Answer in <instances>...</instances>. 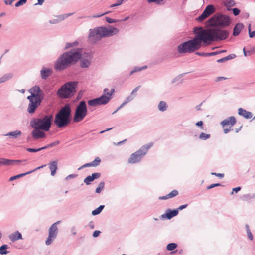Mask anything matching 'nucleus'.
Instances as JSON below:
<instances>
[{
	"instance_id": "obj_9",
	"label": "nucleus",
	"mask_w": 255,
	"mask_h": 255,
	"mask_svg": "<svg viewBox=\"0 0 255 255\" xmlns=\"http://www.w3.org/2000/svg\"><path fill=\"white\" fill-rule=\"evenodd\" d=\"M103 37L101 27L90 30L88 38L90 42L96 43Z\"/></svg>"
},
{
	"instance_id": "obj_10",
	"label": "nucleus",
	"mask_w": 255,
	"mask_h": 255,
	"mask_svg": "<svg viewBox=\"0 0 255 255\" xmlns=\"http://www.w3.org/2000/svg\"><path fill=\"white\" fill-rule=\"evenodd\" d=\"M236 123V118L234 116L228 117L221 122V125L224 128V132L228 133L231 130L232 127Z\"/></svg>"
},
{
	"instance_id": "obj_30",
	"label": "nucleus",
	"mask_w": 255,
	"mask_h": 255,
	"mask_svg": "<svg viewBox=\"0 0 255 255\" xmlns=\"http://www.w3.org/2000/svg\"><path fill=\"white\" fill-rule=\"evenodd\" d=\"M158 108L159 110L161 111H165L167 109V105L165 102L160 101L158 105Z\"/></svg>"
},
{
	"instance_id": "obj_28",
	"label": "nucleus",
	"mask_w": 255,
	"mask_h": 255,
	"mask_svg": "<svg viewBox=\"0 0 255 255\" xmlns=\"http://www.w3.org/2000/svg\"><path fill=\"white\" fill-rule=\"evenodd\" d=\"M245 228H246V230L248 239L250 241H253L254 239V237H253V235L250 230L249 225L248 224H246Z\"/></svg>"
},
{
	"instance_id": "obj_53",
	"label": "nucleus",
	"mask_w": 255,
	"mask_h": 255,
	"mask_svg": "<svg viewBox=\"0 0 255 255\" xmlns=\"http://www.w3.org/2000/svg\"><path fill=\"white\" fill-rule=\"evenodd\" d=\"M211 174L213 175H215L217 177H220L221 178H223L224 177V174L223 173H217L215 172H212Z\"/></svg>"
},
{
	"instance_id": "obj_38",
	"label": "nucleus",
	"mask_w": 255,
	"mask_h": 255,
	"mask_svg": "<svg viewBox=\"0 0 255 255\" xmlns=\"http://www.w3.org/2000/svg\"><path fill=\"white\" fill-rule=\"evenodd\" d=\"M210 137V135L209 134H206L203 132H202L199 135V138L201 140H207Z\"/></svg>"
},
{
	"instance_id": "obj_11",
	"label": "nucleus",
	"mask_w": 255,
	"mask_h": 255,
	"mask_svg": "<svg viewBox=\"0 0 255 255\" xmlns=\"http://www.w3.org/2000/svg\"><path fill=\"white\" fill-rule=\"evenodd\" d=\"M153 145V143L151 142L142 146L138 151L132 154L131 159H138L142 158Z\"/></svg>"
},
{
	"instance_id": "obj_5",
	"label": "nucleus",
	"mask_w": 255,
	"mask_h": 255,
	"mask_svg": "<svg viewBox=\"0 0 255 255\" xmlns=\"http://www.w3.org/2000/svg\"><path fill=\"white\" fill-rule=\"evenodd\" d=\"M53 116L52 115H46L43 118L33 120L31 123L34 128H39L45 131H48L50 128Z\"/></svg>"
},
{
	"instance_id": "obj_3",
	"label": "nucleus",
	"mask_w": 255,
	"mask_h": 255,
	"mask_svg": "<svg viewBox=\"0 0 255 255\" xmlns=\"http://www.w3.org/2000/svg\"><path fill=\"white\" fill-rule=\"evenodd\" d=\"M31 95L27 97L29 103L27 111L29 113H33L36 109L40 105L43 98V94L38 86H35L29 90Z\"/></svg>"
},
{
	"instance_id": "obj_32",
	"label": "nucleus",
	"mask_w": 255,
	"mask_h": 255,
	"mask_svg": "<svg viewBox=\"0 0 255 255\" xmlns=\"http://www.w3.org/2000/svg\"><path fill=\"white\" fill-rule=\"evenodd\" d=\"M88 104L91 106H96L97 105H100L98 98L93 99L90 100L88 101Z\"/></svg>"
},
{
	"instance_id": "obj_26",
	"label": "nucleus",
	"mask_w": 255,
	"mask_h": 255,
	"mask_svg": "<svg viewBox=\"0 0 255 255\" xmlns=\"http://www.w3.org/2000/svg\"><path fill=\"white\" fill-rule=\"evenodd\" d=\"M8 246L6 244H3L0 247V254L1 255H6L9 253V251H7Z\"/></svg>"
},
{
	"instance_id": "obj_47",
	"label": "nucleus",
	"mask_w": 255,
	"mask_h": 255,
	"mask_svg": "<svg viewBox=\"0 0 255 255\" xmlns=\"http://www.w3.org/2000/svg\"><path fill=\"white\" fill-rule=\"evenodd\" d=\"M52 238H53V236H52L51 234H50V235H48V237L47 238L45 241L46 245H49L51 244L52 241Z\"/></svg>"
},
{
	"instance_id": "obj_1",
	"label": "nucleus",
	"mask_w": 255,
	"mask_h": 255,
	"mask_svg": "<svg viewBox=\"0 0 255 255\" xmlns=\"http://www.w3.org/2000/svg\"><path fill=\"white\" fill-rule=\"evenodd\" d=\"M194 32L195 36L193 39L178 45L177 50L179 53L193 52L200 49L202 42L210 43L213 41L225 39L228 36L227 31L214 28L204 29L201 27H195Z\"/></svg>"
},
{
	"instance_id": "obj_41",
	"label": "nucleus",
	"mask_w": 255,
	"mask_h": 255,
	"mask_svg": "<svg viewBox=\"0 0 255 255\" xmlns=\"http://www.w3.org/2000/svg\"><path fill=\"white\" fill-rule=\"evenodd\" d=\"M92 181H93V180L92 179V178L91 176V175L88 176L84 180V182L86 185H90L91 184V182Z\"/></svg>"
},
{
	"instance_id": "obj_8",
	"label": "nucleus",
	"mask_w": 255,
	"mask_h": 255,
	"mask_svg": "<svg viewBox=\"0 0 255 255\" xmlns=\"http://www.w3.org/2000/svg\"><path fill=\"white\" fill-rule=\"evenodd\" d=\"M87 114V107L85 101H81L76 109L74 121L78 122L82 120Z\"/></svg>"
},
{
	"instance_id": "obj_34",
	"label": "nucleus",
	"mask_w": 255,
	"mask_h": 255,
	"mask_svg": "<svg viewBox=\"0 0 255 255\" xmlns=\"http://www.w3.org/2000/svg\"><path fill=\"white\" fill-rule=\"evenodd\" d=\"M105 186L104 182H101L99 183L98 187L96 188L95 190V192L96 193H100L101 192L102 190L104 189Z\"/></svg>"
},
{
	"instance_id": "obj_7",
	"label": "nucleus",
	"mask_w": 255,
	"mask_h": 255,
	"mask_svg": "<svg viewBox=\"0 0 255 255\" xmlns=\"http://www.w3.org/2000/svg\"><path fill=\"white\" fill-rule=\"evenodd\" d=\"M209 24L212 26L225 27L230 23V18L225 15L216 14L209 20Z\"/></svg>"
},
{
	"instance_id": "obj_17",
	"label": "nucleus",
	"mask_w": 255,
	"mask_h": 255,
	"mask_svg": "<svg viewBox=\"0 0 255 255\" xmlns=\"http://www.w3.org/2000/svg\"><path fill=\"white\" fill-rule=\"evenodd\" d=\"M31 134L33 138L36 140L45 138L46 136L44 131L39 128H34L32 131Z\"/></svg>"
},
{
	"instance_id": "obj_42",
	"label": "nucleus",
	"mask_w": 255,
	"mask_h": 255,
	"mask_svg": "<svg viewBox=\"0 0 255 255\" xmlns=\"http://www.w3.org/2000/svg\"><path fill=\"white\" fill-rule=\"evenodd\" d=\"M252 198H255V195L254 194L251 195L250 194H248L244 195L243 196V199L244 200H248L251 199Z\"/></svg>"
},
{
	"instance_id": "obj_19",
	"label": "nucleus",
	"mask_w": 255,
	"mask_h": 255,
	"mask_svg": "<svg viewBox=\"0 0 255 255\" xmlns=\"http://www.w3.org/2000/svg\"><path fill=\"white\" fill-rule=\"evenodd\" d=\"M8 238L12 242H14L16 241L22 239V236L20 232L17 231L10 234Z\"/></svg>"
},
{
	"instance_id": "obj_2",
	"label": "nucleus",
	"mask_w": 255,
	"mask_h": 255,
	"mask_svg": "<svg viewBox=\"0 0 255 255\" xmlns=\"http://www.w3.org/2000/svg\"><path fill=\"white\" fill-rule=\"evenodd\" d=\"M82 56L80 49L64 53L56 61L54 68L57 70H63L79 60Z\"/></svg>"
},
{
	"instance_id": "obj_45",
	"label": "nucleus",
	"mask_w": 255,
	"mask_h": 255,
	"mask_svg": "<svg viewBox=\"0 0 255 255\" xmlns=\"http://www.w3.org/2000/svg\"><path fill=\"white\" fill-rule=\"evenodd\" d=\"M105 20H106V22L109 23H115V22L120 21L119 20H115V19H112L109 17H106L105 18Z\"/></svg>"
},
{
	"instance_id": "obj_27",
	"label": "nucleus",
	"mask_w": 255,
	"mask_h": 255,
	"mask_svg": "<svg viewBox=\"0 0 255 255\" xmlns=\"http://www.w3.org/2000/svg\"><path fill=\"white\" fill-rule=\"evenodd\" d=\"M104 207L105 205H100L98 208H97L96 209H94L92 211V215L93 216H96L102 212Z\"/></svg>"
},
{
	"instance_id": "obj_49",
	"label": "nucleus",
	"mask_w": 255,
	"mask_h": 255,
	"mask_svg": "<svg viewBox=\"0 0 255 255\" xmlns=\"http://www.w3.org/2000/svg\"><path fill=\"white\" fill-rule=\"evenodd\" d=\"M27 0H20L16 4L15 6L18 7L25 4Z\"/></svg>"
},
{
	"instance_id": "obj_29",
	"label": "nucleus",
	"mask_w": 255,
	"mask_h": 255,
	"mask_svg": "<svg viewBox=\"0 0 255 255\" xmlns=\"http://www.w3.org/2000/svg\"><path fill=\"white\" fill-rule=\"evenodd\" d=\"M134 98V96L132 95H130L128 96L126 100L123 102L121 106L115 111L113 113V114L116 113L120 108H121L122 107H123L125 105H126L127 103H128L129 102L131 101Z\"/></svg>"
},
{
	"instance_id": "obj_59",
	"label": "nucleus",
	"mask_w": 255,
	"mask_h": 255,
	"mask_svg": "<svg viewBox=\"0 0 255 255\" xmlns=\"http://www.w3.org/2000/svg\"><path fill=\"white\" fill-rule=\"evenodd\" d=\"M101 232L100 231H98V230H95L93 233V237H94V238H96L97 237H98L100 234Z\"/></svg>"
},
{
	"instance_id": "obj_52",
	"label": "nucleus",
	"mask_w": 255,
	"mask_h": 255,
	"mask_svg": "<svg viewBox=\"0 0 255 255\" xmlns=\"http://www.w3.org/2000/svg\"><path fill=\"white\" fill-rule=\"evenodd\" d=\"M70 231L71 232V234L73 236H75L77 234L76 232V227L74 226H72L70 228Z\"/></svg>"
},
{
	"instance_id": "obj_64",
	"label": "nucleus",
	"mask_w": 255,
	"mask_h": 255,
	"mask_svg": "<svg viewBox=\"0 0 255 255\" xmlns=\"http://www.w3.org/2000/svg\"><path fill=\"white\" fill-rule=\"evenodd\" d=\"M88 226L91 229H93L95 228L94 223L93 221H90L88 224Z\"/></svg>"
},
{
	"instance_id": "obj_14",
	"label": "nucleus",
	"mask_w": 255,
	"mask_h": 255,
	"mask_svg": "<svg viewBox=\"0 0 255 255\" xmlns=\"http://www.w3.org/2000/svg\"><path fill=\"white\" fill-rule=\"evenodd\" d=\"M215 11V8L213 5H208L202 13V14L198 17L197 20L199 21H202L213 14Z\"/></svg>"
},
{
	"instance_id": "obj_46",
	"label": "nucleus",
	"mask_w": 255,
	"mask_h": 255,
	"mask_svg": "<svg viewBox=\"0 0 255 255\" xmlns=\"http://www.w3.org/2000/svg\"><path fill=\"white\" fill-rule=\"evenodd\" d=\"M101 174L100 173H93L91 175L93 181L95 179L99 178L100 177Z\"/></svg>"
},
{
	"instance_id": "obj_21",
	"label": "nucleus",
	"mask_w": 255,
	"mask_h": 255,
	"mask_svg": "<svg viewBox=\"0 0 255 255\" xmlns=\"http://www.w3.org/2000/svg\"><path fill=\"white\" fill-rule=\"evenodd\" d=\"M22 160H0V165H19Z\"/></svg>"
},
{
	"instance_id": "obj_63",
	"label": "nucleus",
	"mask_w": 255,
	"mask_h": 255,
	"mask_svg": "<svg viewBox=\"0 0 255 255\" xmlns=\"http://www.w3.org/2000/svg\"><path fill=\"white\" fill-rule=\"evenodd\" d=\"M109 12H106L105 13H102V14H98V15H93L92 16L93 18H98V17H101L103 15H104L105 14H107L108 13H109Z\"/></svg>"
},
{
	"instance_id": "obj_36",
	"label": "nucleus",
	"mask_w": 255,
	"mask_h": 255,
	"mask_svg": "<svg viewBox=\"0 0 255 255\" xmlns=\"http://www.w3.org/2000/svg\"><path fill=\"white\" fill-rule=\"evenodd\" d=\"M11 77L12 75L10 74L4 75L0 78V83L5 82L6 81L11 78Z\"/></svg>"
},
{
	"instance_id": "obj_37",
	"label": "nucleus",
	"mask_w": 255,
	"mask_h": 255,
	"mask_svg": "<svg viewBox=\"0 0 255 255\" xmlns=\"http://www.w3.org/2000/svg\"><path fill=\"white\" fill-rule=\"evenodd\" d=\"M90 64V61L87 59L82 60L80 65L82 67H88Z\"/></svg>"
},
{
	"instance_id": "obj_62",
	"label": "nucleus",
	"mask_w": 255,
	"mask_h": 255,
	"mask_svg": "<svg viewBox=\"0 0 255 255\" xmlns=\"http://www.w3.org/2000/svg\"><path fill=\"white\" fill-rule=\"evenodd\" d=\"M140 87V86H138L136 87L135 88H134L132 90V91L131 93V95L133 96L135 93H136L137 92V91L139 90Z\"/></svg>"
},
{
	"instance_id": "obj_54",
	"label": "nucleus",
	"mask_w": 255,
	"mask_h": 255,
	"mask_svg": "<svg viewBox=\"0 0 255 255\" xmlns=\"http://www.w3.org/2000/svg\"><path fill=\"white\" fill-rule=\"evenodd\" d=\"M225 57H226V60L227 61V60L233 59L235 58L236 57V55L234 54H231Z\"/></svg>"
},
{
	"instance_id": "obj_57",
	"label": "nucleus",
	"mask_w": 255,
	"mask_h": 255,
	"mask_svg": "<svg viewBox=\"0 0 255 255\" xmlns=\"http://www.w3.org/2000/svg\"><path fill=\"white\" fill-rule=\"evenodd\" d=\"M228 78L225 77H218L216 78L215 81L217 82H220L222 80L228 79Z\"/></svg>"
},
{
	"instance_id": "obj_24",
	"label": "nucleus",
	"mask_w": 255,
	"mask_h": 255,
	"mask_svg": "<svg viewBox=\"0 0 255 255\" xmlns=\"http://www.w3.org/2000/svg\"><path fill=\"white\" fill-rule=\"evenodd\" d=\"M52 71L49 69H43L41 71V77L46 79L49 75H51Z\"/></svg>"
},
{
	"instance_id": "obj_55",
	"label": "nucleus",
	"mask_w": 255,
	"mask_h": 255,
	"mask_svg": "<svg viewBox=\"0 0 255 255\" xmlns=\"http://www.w3.org/2000/svg\"><path fill=\"white\" fill-rule=\"evenodd\" d=\"M77 176V174H70V175H68V176L65 178V180H69V179H70L75 178V177H76Z\"/></svg>"
},
{
	"instance_id": "obj_13",
	"label": "nucleus",
	"mask_w": 255,
	"mask_h": 255,
	"mask_svg": "<svg viewBox=\"0 0 255 255\" xmlns=\"http://www.w3.org/2000/svg\"><path fill=\"white\" fill-rule=\"evenodd\" d=\"M101 30L103 37L112 36L116 34L119 31L118 28L110 25L107 27L102 26Z\"/></svg>"
},
{
	"instance_id": "obj_4",
	"label": "nucleus",
	"mask_w": 255,
	"mask_h": 255,
	"mask_svg": "<svg viewBox=\"0 0 255 255\" xmlns=\"http://www.w3.org/2000/svg\"><path fill=\"white\" fill-rule=\"evenodd\" d=\"M71 109L66 104L61 108L55 116L54 123L59 128L67 126L70 121Z\"/></svg>"
},
{
	"instance_id": "obj_44",
	"label": "nucleus",
	"mask_w": 255,
	"mask_h": 255,
	"mask_svg": "<svg viewBox=\"0 0 255 255\" xmlns=\"http://www.w3.org/2000/svg\"><path fill=\"white\" fill-rule=\"evenodd\" d=\"M251 24H249V25L248 26L249 37L250 38H253V37H255V31H251Z\"/></svg>"
},
{
	"instance_id": "obj_23",
	"label": "nucleus",
	"mask_w": 255,
	"mask_h": 255,
	"mask_svg": "<svg viewBox=\"0 0 255 255\" xmlns=\"http://www.w3.org/2000/svg\"><path fill=\"white\" fill-rule=\"evenodd\" d=\"M243 27L244 25L242 23H238L236 24L233 29V35L234 36L238 35Z\"/></svg>"
},
{
	"instance_id": "obj_56",
	"label": "nucleus",
	"mask_w": 255,
	"mask_h": 255,
	"mask_svg": "<svg viewBox=\"0 0 255 255\" xmlns=\"http://www.w3.org/2000/svg\"><path fill=\"white\" fill-rule=\"evenodd\" d=\"M241 187L240 186L233 188L232 192H231V194H233L234 192H235V193L238 192L239 191H240L241 190Z\"/></svg>"
},
{
	"instance_id": "obj_50",
	"label": "nucleus",
	"mask_w": 255,
	"mask_h": 255,
	"mask_svg": "<svg viewBox=\"0 0 255 255\" xmlns=\"http://www.w3.org/2000/svg\"><path fill=\"white\" fill-rule=\"evenodd\" d=\"M46 148V147H42V148H38V149H33V148H28L27 149V151H29V152H37V151H39L41 150H42L43 149H45Z\"/></svg>"
},
{
	"instance_id": "obj_16",
	"label": "nucleus",
	"mask_w": 255,
	"mask_h": 255,
	"mask_svg": "<svg viewBox=\"0 0 255 255\" xmlns=\"http://www.w3.org/2000/svg\"><path fill=\"white\" fill-rule=\"evenodd\" d=\"M46 165L45 164V165H41L40 166H39L38 167H36L35 168H34V169L31 170V171H29L28 172H25V173H21V174H19L18 175H14V176H13L12 177H11L9 179V181H12L14 180H16V179H19V178H21L22 177H23L26 175H28V174H29L33 172H34L35 171L38 170V169H41L45 166H46Z\"/></svg>"
},
{
	"instance_id": "obj_51",
	"label": "nucleus",
	"mask_w": 255,
	"mask_h": 255,
	"mask_svg": "<svg viewBox=\"0 0 255 255\" xmlns=\"http://www.w3.org/2000/svg\"><path fill=\"white\" fill-rule=\"evenodd\" d=\"M77 44H78V42H73V43H68L66 44L65 48H70L71 47L77 45Z\"/></svg>"
},
{
	"instance_id": "obj_33",
	"label": "nucleus",
	"mask_w": 255,
	"mask_h": 255,
	"mask_svg": "<svg viewBox=\"0 0 255 255\" xmlns=\"http://www.w3.org/2000/svg\"><path fill=\"white\" fill-rule=\"evenodd\" d=\"M101 161V160H93L90 163H86V165H87L88 167H96L100 164Z\"/></svg>"
},
{
	"instance_id": "obj_25",
	"label": "nucleus",
	"mask_w": 255,
	"mask_h": 255,
	"mask_svg": "<svg viewBox=\"0 0 255 255\" xmlns=\"http://www.w3.org/2000/svg\"><path fill=\"white\" fill-rule=\"evenodd\" d=\"M178 245L176 243H170L167 244L166 246V249L167 250L169 251H172L171 252L172 254L175 253L177 252V250H176L175 251H173L174 250H175L177 247Z\"/></svg>"
},
{
	"instance_id": "obj_43",
	"label": "nucleus",
	"mask_w": 255,
	"mask_h": 255,
	"mask_svg": "<svg viewBox=\"0 0 255 255\" xmlns=\"http://www.w3.org/2000/svg\"><path fill=\"white\" fill-rule=\"evenodd\" d=\"M164 0H147L148 3H155L157 4H162Z\"/></svg>"
},
{
	"instance_id": "obj_60",
	"label": "nucleus",
	"mask_w": 255,
	"mask_h": 255,
	"mask_svg": "<svg viewBox=\"0 0 255 255\" xmlns=\"http://www.w3.org/2000/svg\"><path fill=\"white\" fill-rule=\"evenodd\" d=\"M196 125L199 127H200L201 129H203V122L202 121H198L196 123Z\"/></svg>"
},
{
	"instance_id": "obj_58",
	"label": "nucleus",
	"mask_w": 255,
	"mask_h": 255,
	"mask_svg": "<svg viewBox=\"0 0 255 255\" xmlns=\"http://www.w3.org/2000/svg\"><path fill=\"white\" fill-rule=\"evenodd\" d=\"M233 12L235 16H237L239 14L240 10L237 8H235L233 9Z\"/></svg>"
},
{
	"instance_id": "obj_31",
	"label": "nucleus",
	"mask_w": 255,
	"mask_h": 255,
	"mask_svg": "<svg viewBox=\"0 0 255 255\" xmlns=\"http://www.w3.org/2000/svg\"><path fill=\"white\" fill-rule=\"evenodd\" d=\"M6 135L12 136L13 138H16L21 135V132L20 131L16 130L7 133Z\"/></svg>"
},
{
	"instance_id": "obj_61",
	"label": "nucleus",
	"mask_w": 255,
	"mask_h": 255,
	"mask_svg": "<svg viewBox=\"0 0 255 255\" xmlns=\"http://www.w3.org/2000/svg\"><path fill=\"white\" fill-rule=\"evenodd\" d=\"M188 206V204H184L180 206L178 208H177V210H178V211L179 212V210H182L185 208H186Z\"/></svg>"
},
{
	"instance_id": "obj_40",
	"label": "nucleus",
	"mask_w": 255,
	"mask_h": 255,
	"mask_svg": "<svg viewBox=\"0 0 255 255\" xmlns=\"http://www.w3.org/2000/svg\"><path fill=\"white\" fill-rule=\"evenodd\" d=\"M178 195V191L177 190H173L167 194L169 198H173Z\"/></svg>"
},
{
	"instance_id": "obj_18",
	"label": "nucleus",
	"mask_w": 255,
	"mask_h": 255,
	"mask_svg": "<svg viewBox=\"0 0 255 255\" xmlns=\"http://www.w3.org/2000/svg\"><path fill=\"white\" fill-rule=\"evenodd\" d=\"M60 221H58L56 222L55 223H53L49 230V235H50L51 234L52 236H53V238L54 239L57 234V225L60 223Z\"/></svg>"
},
{
	"instance_id": "obj_22",
	"label": "nucleus",
	"mask_w": 255,
	"mask_h": 255,
	"mask_svg": "<svg viewBox=\"0 0 255 255\" xmlns=\"http://www.w3.org/2000/svg\"><path fill=\"white\" fill-rule=\"evenodd\" d=\"M49 169L51 171V175L53 176L55 175L56 170L57 169V162L56 160H53L52 162L49 164Z\"/></svg>"
},
{
	"instance_id": "obj_6",
	"label": "nucleus",
	"mask_w": 255,
	"mask_h": 255,
	"mask_svg": "<svg viewBox=\"0 0 255 255\" xmlns=\"http://www.w3.org/2000/svg\"><path fill=\"white\" fill-rule=\"evenodd\" d=\"M77 82H69L63 85L57 91V94L62 98H66L73 95L76 91Z\"/></svg>"
},
{
	"instance_id": "obj_15",
	"label": "nucleus",
	"mask_w": 255,
	"mask_h": 255,
	"mask_svg": "<svg viewBox=\"0 0 255 255\" xmlns=\"http://www.w3.org/2000/svg\"><path fill=\"white\" fill-rule=\"evenodd\" d=\"M178 213L179 212L177 209H168L166 210L165 213L160 216V218L162 219H167L168 220H170L173 217L177 216L178 214Z\"/></svg>"
},
{
	"instance_id": "obj_35",
	"label": "nucleus",
	"mask_w": 255,
	"mask_h": 255,
	"mask_svg": "<svg viewBox=\"0 0 255 255\" xmlns=\"http://www.w3.org/2000/svg\"><path fill=\"white\" fill-rule=\"evenodd\" d=\"M236 3L234 0H226L224 1V4L227 7H232L235 5Z\"/></svg>"
},
{
	"instance_id": "obj_20",
	"label": "nucleus",
	"mask_w": 255,
	"mask_h": 255,
	"mask_svg": "<svg viewBox=\"0 0 255 255\" xmlns=\"http://www.w3.org/2000/svg\"><path fill=\"white\" fill-rule=\"evenodd\" d=\"M238 114L246 119H251L253 116V114L251 112L247 111L242 108H240L238 109Z\"/></svg>"
},
{
	"instance_id": "obj_48",
	"label": "nucleus",
	"mask_w": 255,
	"mask_h": 255,
	"mask_svg": "<svg viewBox=\"0 0 255 255\" xmlns=\"http://www.w3.org/2000/svg\"><path fill=\"white\" fill-rule=\"evenodd\" d=\"M221 186V184L220 183H214L212 184L207 187V189H211L212 188H213L216 187L220 186Z\"/></svg>"
},
{
	"instance_id": "obj_39",
	"label": "nucleus",
	"mask_w": 255,
	"mask_h": 255,
	"mask_svg": "<svg viewBox=\"0 0 255 255\" xmlns=\"http://www.w3.org/2000/svg\"><path fill=\"white\" fill-rule=\"evenodd\" d=\"M146 68H147V66H144V67H135L134 68V69L133 70H132L130 72V75H132L134 73L140 71L144 69H145Z\"/></svg>"
},
{
	"instance_id": "obj_12",
	"label": "nucleus",
	"mask_w": 255,
	"mask_h": 255,
	"mask_svg": "<svg viewBox=\"0 0 255 255\" xmlns=\"http://www.w3.org/2000/svg\"><path fill=\"white\" fill-rule=\"evenodd\" d=\"M104 94L101 97L97 98L100 105H105L107 104L111 98V96L114 92V89H112L110 92H108V89L104 90Z\"/></svg>"
}]
</instances>
